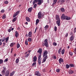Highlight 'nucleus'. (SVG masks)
Masks as SVG:
<instances>
[{"label":"nucleus","instance_id":"052dcab7","mask_svg":"<svg viewBox=\"0 0 76 76\" xmlns=\"http://www.w3.org/2000/svg\"><path fill=\"white\" fill-rule=\"evenodd\" d=\"M76 32V28H74V33H75V32Z\"/></svg>","mask_w":76,"mask_h":76},{"label":"nucleus","instance_id":"f704fd0d","mask_svg":"<svg viewBox=\"0 0 76 76\" xmlns=\"http://www.w3.org/2000/svg\"><path fill=\"white\" fill-rule=\"evenodd\" d=\"M28 41L29 42H31V41H32V39L31 38H29L28 39Z\"/></svg>","mask_w":76,"mask_h":76},{"label":"nucleus","instance_id":"58836bf2","mask_svg":"<svg viewBox=\"0 0 76 76\" xmlns=\"http://www.w3.org/2000/svg\"><path fill=\"white\" fill-rule=\"evenodd\" d=\"M45 61H46V59H45L44 58H43V61L42 62V63H43L45 62Z\"/></svg>","mask_w":76,"mask_h":76},{"label":"nucleus","instance_id":"4c0bfd02","mask_svg":"<svg viewBox=\"0 0 76 76\" xmlns=\"http://www.w3.org/2000/svg\"><path fill=\"white\" fill-rule=\"evenodd\" d=\"M57 0H53V4H55L56 3V2H57Z\"/></svg>","mask_w":76,"mask_h":76},{"label":"nucleus","instance_id":"09e8293b","mask_svg":"<svg viewBox=\"0 0 76 76\" xmlns=\"http://www.w3.org/2000/svg\"><path fill=\"white\" fill-rule=\"evenodd\" d=\"M7 61H8V58H7L4 60V62H7Z\"/></svg>","mask_w":76,"mask_h":76},{"label":"nucleus","instance_id":"a19ab883","mask_svg":"<svg viewBox=\"0 0 76 76\" xmlns=\"http://www.w3.org/2000/svg\"><path fill=\"white\" fill-rule=\"evenodd\" d=\"M41 60H38V63L39 65L41 63Z\"/></svg>","mask_w":76,"mask_h":76},{"label":"nucleus","instance_id":"680f3d73","mask_svg":"<svg viewBox=\"0 0 76 76\" xmlns=\"http://www.w3.org/2000/svg\"><path fill=\"white\" fill-rule=\"evenodd\" d=\"M68 36V33H66V34L65 36V37H67Z\"/></svg>","mask_w":76,"mask_h":76},{"label":"nucleus","instance_id":"423d86ee","mask_svg":"<svg viewBox=\"0 0 76 76\" xmlns=\"http://www.w3.org/2000/svg\"><path fill=\"white\" fill-rule=\"evenodd\" d=\"M59 63L60 64H61V63H63L64 62V60L61 58H60L59 59Z\"/></svg>","mask_w":76,"mask_h":76},{"label":"nucleus","instance_id":"c756f323","mask_svg":"<svg viewBox=\"0 0 76 76\" xmlns=\"http://www.w3.org/2000/svg\"><path fill=\"white\" fill-rule=\"evenodd\" d=\"M41 54H40L39 56V57L38 58V60H41Z\"/></svg>","mask_w":76,"mask_h":76},{"label":"nucleus","instance_id":"2f4dec72","mask_svg":"<svg viewBox=\"0 0 76 76\" xmlns=\"http://www.w3.org/2000/svg\"><path fill=\"white\" fill-rule=\"evenodd\" d=\"M17 48H19L20 47V44L19 43H17Z\"/></svg>","mask_w":76,"mask_h":76},{"label":"nucleus","instance_id":"f257e3e1","mask_svg":"<svg viewBox=\"0 0 76 76\" xmlns=\"http://www.w3.org/2000/svg\"><path fill=\"white\" fill-rule=\"evenodd\" d=\"M37 3V4L38 5H41L42 3H43V0H34L33 4H34L35 3Z\"/></svg>","mask_w":76,"mask_h":76},{"label":"nucleus","instance_id":"e433bc0d","mask_svg":"<svg viewBox=\"0 0 76 76\" xmlns=\"http://www.w3.org/2000/svg\"><path fill=\"white\" fill-rule=\"evenodd\" d=\"M69 54L71 56H73V53H72V51H69Z\"/></svg>","mask_w":76,"mask_h":76},{"label":"nucleus","instance_id":"bb28decb","mask_svg":"<svg viewBox=\"0 0 76 76\" xmlns=\"http://www.w3.org/2000/svg\"><path fill=\"white\" fill-rule=\"evenodd\" d=\"M39 21V20L38 19H37L36 20V25H37V24H38Z\"/></svg>","mask_w":76,"mask_h":76},{"label":"nucleus","instance_id":"f8f14e48","mask_svg":"<svg viewBox=\"0 0 76 76\" xmlns=\"http://www.w3.org/2000/svg\"><path fill=\"white\" fill-rule=\"evenodd\" d=\"M37 53H38L40 54H41L42 53V49L39 48V50L37 51Z\"/></svg>","mask_w":76,"mask_h":76},{"label":"nucleus","instance_id":"4d7b16f0","mask_svg":"<svg viewBox=\"0 0 76 76\" xmlns=\"http://www.w3.org/2000/svg\"><path fill=\"white\" fill-rule=\"evenodd\" d=\"M57 58V57H56V56H54L53 57V58L54 59H56Z\"/></svg>","mask_w":76,"mask_h":76},{"label":"nucleus","instance_id":"1a4fd4ad","mask_svg":"<svg viewBox=\"0 0 76 76\" xmlns=\"http://www.w3.org/2000/svg\"><path fill=\"white\" fill-rule=\"evenodd\" d=\"M47 54H48V51L46 50H45L43 53V57H44L45 56H47Z\"/></svg>","mask_w":76,"mask_h":76},{"label":"nucleus","instance_id":"a211bd4d","mask_svg":"<svg viewBox=\"0 0 76 76\" xmlns=\"http://www.w3.org/2000/svg\"><path fill=\"white\" fill-rule=\"evenodd\" d=\"M16 20H17V17H16L13 19L12 22H13V23H14V22H15Z\"/></svg>","mask_w":76,"mask_h":76},{"label":"nucleus","instance_id":"cd10ccee","mask_svg":"<svg viewBox=\"0 0 76 76\" xmlns=\"http://www.w3.org/2000/svg\"><path fill=\"white\" fill-rule=\"evenodd\" d=\"M1 74L2 75H5V71L3 70L1 72Z\"/></svg>","mask_w":76,"mask_h":76},{"label":"nucleus","instance_id":"bf43d9fd","mask_svg":"<svg viewBox=\"0 0 76 76\" xmlns=\"http://www.w3.org/2000/svg\"><path fill=\"white\" fill-rule=\"evenodd\" d=\"M20 12V11H18V12H16V14H17V15H18V14H19Z\"/></svg>","mask_w":76,"mask_h":76},{"label":"nucleus","instance_id":"c9c22d12","mask_svg":"<svg viewBox=\"0 0 76 76\" xmlns=\"http://www.w3.org/2000/svg\"><path fill=\"white\" fill-rule=\"evenodd\" d=\"M60 71V69H56V72L58 73H59Z\"/></svg>","mask_w":76,"mask_h":76},{"label":"nucleus","instance_id":"72a5a7b5","mask_svg":"<svg viewBox=\"0 0 76 76\" xmlns=\"http://www.w3.org/2000/svg\"><path fill=\"white\" fill-rule=\"evenodd\" d=\"M3 63V60L1 59H0V64H2Z\"/></svg>","mask_w":76,"mask_h":76},{"label":"nucleus","instance_id":"69168bd1","mask_svg":"<svg viewBox=\"0 0 76 76\" xmlns=\"http://www.w3.org/2000/svg\"><path fill=\"white\" fill-rule=\"evenodd\" d=\"M43 72H45V69H43Z\"/></svg>","mask_w":76,"mask_h":76},{"label":"nucleus","instance_id":"9b49d317","mask_svg":"<svg viewBox=\"0 0 76 76\" xmlns=\"http://www.w3.org/2000/svg\"><path fill=\"white\" fill-rule=\"evenodd\" d=\"M69 39L71 41H73V40L74 39V36H73V35H72L69 38Z\"/></svg>","mask_w":76,"mask_h":76},{"label":"nucleus","instance_id":"39448f33","mask_svg":"<svg viewBox=\"0 0 76 76\" xmlns=\"http://www.w3.org/2000/svg\"><path fill=\"white\" fill-rule=\"evenodd\" d=\"M10 74V72L9 70H7L5 72V76H9V74Z\"/></svg>","mask_w":76,"mask_h":76},{"label":"nucleus","instance_id":"0eeeda50","mask_svg":"<svg viewBox=\"0 0 76 76\" xmlns=\"http://www.w3.org/2000/svg\"><path fill=\"white\" fill-rule=\"evenodd\" d=\"M35 75H36V76H41V74L39 73V71H37L35 72Z\"/></svg>","mask_w":76,"mask_h":76},{"label":"nucleus","instance_id":"37998d69","mask_svg":"<svg viewBox=\"0 0 76 76\" xmlns=\"http://www.w3.org/2000/svg\"><path fill=\"white\" fill-rule=\"evenodd\" d=\"M14 72H13L12 73H10V75H11L12 76H13V75H14V74H15Z\"/></svg>","mask_w":76,"mask_h":76},{"label":"nucleus","instance_id":"49530a36","mask_svg":"<svg viewBox=\"0 0 76 76\" xmlns=\"http://www.w3.org/2000/svg\"><path fill=\"white\" fill-rule=\"evenodd\" d=\"M4 4H8L9 3V2L7 1H6L4 2Z\"/></svg>","mask_w":76,"mask_h":76},{"label":"nucleus","instance_id":"dca6fc26","mask_svg":"<svg viewBox=\"0 0 76 76\" xmlns=\"http://www.w3.org/2000/svg\"><path fill=\"white\" fill-rule=\"evenodd\" d=\"M26 21H27V22H29L31 21V20H30V19L28 17H26Z\"/></svg>","mask_w":76,"mask_h":76},{"label":"nucleus","instance_id":"7c9ffc66","mask_svg":"<svg viewBox=\"0 0 76 76\" xmlns=\"http://www.w3.org/2000/svg\"><path fill=\"white\" fill-rule=\"evenodd\" d=\"M71 19V18L70 17H67L66 18V20H70V19Z\"/></svg>","mask_w":76,"mask_h":76},{"label":"nucleus","instance_id":"6e6d98bb","mask_svg":"<svg viewBox=\"0 0 76 76\" xmlns=\"http://www.w3.org/2000/svg\"><path fill=\"white\" fill-rule=\"evenodd\" d=\"M3 69H4L3 70H4V71L6 70V67H4V66Z\"/></svg>","mask_w":76,"mask_h":76},{"label":"nucleus","instance_id":"f3484780","mask_svg":"<svg viewBox=\"0 0 76 76\" xmlns=\"http://www.w3.org/2000/svg\"><path fill=\"white\" fill-rule=\"evenodd\" d=\"M6 40V37H4L3 38H1V41L2 42H4Z\"/></svg>","mask_w":76,"mask_h":76},{"label":"nucleus","instance_id":"6ab92c4d","mask_svg":"<svg viewBox=\"0 0 76 76\" xmlns=\"http://www.w3.org/2000/svg\"><path fill=\"white\" fill-rule=\"evenodd\" d=\"M69 66L71 67H75V65L72 64H69Z\"/></svg>","mask_w":76,"mask_h":76},{"label":"nucleus","instance_id":"ea45409f","mask_svg":"<svg viewBox=\"0 0 76 76\" xmlns=\"http://www.w3.org/2000/svg\"><path fill=\"white\" fill-rule=\"evenodd\" d=\"M6 15H4L2 17V18L3 19H4L6 18Z\"/></svg>","mask_w":76,"mask_h":76},{"label":"nucleus","instance_id":"13d9d810","mask_svg":"<svg viewBox=\"0 0 76 76\" xmlns=\"http://www.w3.org/2000/svg\"><path fill=\"white\" fill-rule=\"evenodd\" d=\"M8 32H10L11 31V29H9L8 30Z\"/></svg>","mask_w":76,"mask_h":76},{"label":"nucleus","instance_id":"393cba45","mask_svg":"<svg viewBox=\"0 0 76 76\" xmlns=\"http://www.w3.org/2000/svg\"><path fill=\"white\" fill-rule=\"evenodd\" d=\"M48 28H49V26L48 25H46L44 27L45 29V30H47V29H48Z\"/></svg>","mask_w":76,"mask_h":76},{"label":"nucleus","instance_id":"2eb2a0df","mask_svg":"<svg viewBox=\"0 0 76 76\" xmlns=\"http://www.w3.org/2000/svg\"><path fill=\"white\" fill-rule=\"evenodd\" d=\"M33 9V8L32 7L29 8L28 10V12H30V13H31V12H32V10Z\"/></svg>","mask_w":76,"mask_h":76},{"label":"nucleus","instance_id":"c85d7f7f","mask_svg":"<svg viewBox=\"0 0 76 76\" xmlns=\"http://www.w3.org/2000/svg\"><path fill=\"white\" fill-rule=\"evenodd\" d=\"M60 10L62 12H64V9L63 8H61Z\"/></svg>","mask_w":76,"mask_h":76},{"label":"nucleus","instance_id":"79ce46f5","mask_svg":"<svg viewBox=\"0 0 76 76\" xmlns=\"http://www.w3.org/2000/svg\"><path fill=\"white\" fill-rule=\"evenodd\" d=\"M44 58L46 60H47V59L48 58V56L46 55V56H45L44 57Z\"/></svg>","mask_w":76,"mask_h":76},{"label":"nucleus","instance_id":"f03ea898","mask_svg":"<svg viewBox=\"0 0 76 76\" xmlns=\"http://www.w3.org/2000/svg\"><path fill=\"white\" fill-rule=\"evenodd\" d=\"M45 45V46L46 47H48V39H45L44 40V42L43 44V45Z\"/></svg>","mask_w":76,"mask_h":76},{"label":"nucleus","instance_id":"473e14b6","mask_svg":"<svg viewBox=\"0 0 76 76\" xmlns=\"http://www.w3.org/2000/svg\"><path fill=\"white\" fill-rule=\"evenodd\" d=\"M64 51H65L64 49H63L61 51L62 54H64Z\"/></svg>","mask_w":76,"mask_h":76},{"label":"nucleus","instance_id":"e2e57ef3","mask_svg":"<svg viewBox=\"0 0 76 76\" xmlns=\"http://www.w3.org/2000/svg\"><path fill=\"white\" fill-rule=\"evenodd\" d=\"M17 29L18 30H19V31H20V27H18L17 28Z\"/></svg>","mask_w":76,"mask_h":76},{"label":"nucleus","instance_id":"20e7f679","mask_svg":"<svg viewBox=\"0 0 76 76\" xmlns=\"http://www.w3.org/2000/svg\"><path fill=\"white\" fill-rule=\"evenodd\" d=\"M64 14H63L62 15V16L61 17V19H66V18H67V16H64Z\"/></svg>","mask_w":76,"mask_h":76},{"label":"nucleus","instance_id":"774afa93","mask_svg":"<svg viewBox=\"0 0 76 76\" xmlns=\"http://www.w3.org/2000/svg\"><path fill=\"white\" fill-rule=\"evenodd\" d=\"M3 44L4 45H3V47H4V46H5V43H3Z\"/></svg>","mask_w":76,"mask_h":76},{"label":"nucleus","instance_id":"603ef678","mask_svg":"<svg viewBox=\"0 0 76 76\" xmlns=\"http://www.w3.org/2000/svg\"><path fill=\"white\" fill-rule=\"evenodd\" d=\"M17 15H17V14L15 13L14 15H13V18H15V17H16V16Z\"/></svg>","mask_w":76,"mask_h":76},{"label":"nucleus","instance_id":"3c124183","mask_svg":"<svg viewBox=\"0 0 76 76\" xmlns=\"http://www.w3.org/2000/svg\"><path fill=\"white\" fill-rule=\"evenodd\" d=\"M29 56V53H28L26 55V57H28Z\"/></svg>","mask_w":76,"mask_h":76},{"label":"nucleus","instance_id":"4468645a","mask_svg":"<svg viewBox=\"0 0 76 76\" xmlns=\"http://www.w3.org/2000/svg\"><path fill=\"white\" fill-rule=\"evenodd\" d=\"M56 20H60V18H59V16L58 15H56V18H55Z\"/></svg>","mask_w":76,"mask_h":76},{"label":"nucleus","instance_id":"ddd939ff","mask_svg":"<svg viewBox=\"0 0 76 76\" xmlns=\"http://www.w3.org/2000/svg\"><path fill=\"white\" fill-rule=\"evenodd\" d=\"M19 36V33H18V31H16L15 33V37L16 38H18V36Z\"/></svg>","mask_w":76,"mask_h":76},{"label":"nucleus","instance_id":"a878e982","mask_svg":"<svg viewBox=\"0 0 76 76\" xmlns=\"http://www.w3.org/2000/svg\"><path fill=\"white\" fill-rule=\"evenodd\" d=\"M66 67V69H69L70 67V65L68 64H66L65 65Z\"/></svg>","mask_w":76,"mask_h":76},{"label":"nucleus","instance_id":"338daca9","mask_svg":"<svg viewBox=\"0 0 76 76\" xmlns=\"http://www.w3.org/2000/svg\"><path fill=\"white\" fill-rule=\"evenodd\" d=\"M31 50H28V53L29 54V53H30L31 52Z\"/></svg>","mask_w":76,"mask_h":76},{"label":"nucleus","instance_id":"a18cd8bd","mask_svg":"<svg viewBox=\"0 0 76 76\" xmlns=\"http://www.w3.org/2000/svg\"><path fill=\"white\" fill-rule=\"evenodd\" d=\"M53 45H54L55 46H56L57 45V43H56L55 42H54L53 43Z\"/></svg>","mask_w":76,"mask_h":76},{"label":"nucleus","instance_id":"412c9836","mask_svg":"<svg viewBox=\"0 0 76 76\" xmlns=\"http://www.w3.org/2000/svg\"><path fill=\"white\" fill-rule=\"evenodd\" d=\"M19 59H20V57H18V58H17L16 60V63H19Z\"/></svg>","mask_w":76,"mask_h":76},{"label":"nucleus","instance_id":"5701e85b","mask_svg":"<svg viewBox=\"0 0 76 76\" xmlns=\"http://www.w3.org/2000/svg\"><path fill=\"white\" fill-rule=\"evenodd\" d=\"M61 49H62L61 48H60L59 50H58V53L59 54H60V53L61 52Z\"/></svg>","mask_w":76,"mask_h":76},{"label":"nucleus","instance_id":"b1692460","mask_svg":"<svg viewBox=\"0 0 76 76\" xmlns=\"http://www.w3.org/2000/svg\"><path fill=\"white\" fill-rule=\"evenodd\" d=\"M8 40L9 37H7L6 38H5V42H6V43H7V42H8Z\"/></svg>","mask_w":76,"mask_h":76},{"label":"nucleus","instance_id":"c03bdc74","mask_svg":"<svg viewBox=\"0 0 76 76\" xmlns=\"http://www.w3.org/2000/svg\"><path fill=\"white\" fill-rule=\"evenodd\" d=\"M57 27H56V26H55L54 27V31L55 32L57 31Z\"/></svg>","mask_w":76,"mask_h":76},{"label":"nucleus","instance_id":"864d4df0","mask_svg":"<svg viewBox=\"0 0 76 76\" xmlns=\"http://www.w3.org/2000/svg\"><path fill=\"white\" fill-rule=\"evenodd\" d=\"M13 45V43H12L10 44V47H12Z\"/></svg>","mask_w":76,"mask_h":76},{"label":"nucleus","instance_id":"6e6552de","mask_svg":"<svg viewBox=\"0 0 76 76\" xmlns=\"http://www.w3.org/2000/svg\"><path fill=\"white\" fill-rule=\"evenodd\" d=\"M56 23L57 24L58 26H60V19L56 21Z\"/></svg>","mask_w":76,"mask_h":76},{"label":"nucleus","instance_id":"de8ad7c7","mask_svg":"<svg viewBox=\"0 0 76 76\" xmlns=\"http://www.w3.org/2000/svg\"><path fill=\"white\" fill-rule=\"evenodd\" d=\"M25 44L26 45H28V41L27 40H26L25 42Z\"/></svg>","mask_w":76,"mask_h":76},{"label":"nucleus","instance_id":"aec40b11","mask_svg":"<svg viewBox=\"0 0 76 76\" xmlns=\"http://www.w3.org/2000/svg\"><path fill=\"white\" fill-rule=\"evenodd\" d=\"M28 35L29 37H31V36L32 35V32L31 31H30L28 33Z\"/></svg>","mask_w":76,"mask_h":76},{"label":"nucleus","instance_id":"9d476101","mask_svg":"<svg viewBox=\"0 0 76 76\" xmlns=\"http://www.w3.org/2000/svg\"><path fill=\"white\" fill-rule=\"evenodd\" d=\"M37 57L36 56H34L33 57V62H36V61H37Z\"/></svg>","mask_w":76,"mask_h":76},{"label":"nucleus","instance_id":"7ed1b4c3","mask_svg":"<svg viewBox=\"0 0 76 76\" xmlns=\"http://www.w3.org/2000/svg\"><path fill=\"white\" fill-rule=\"evenodd\" d=\"M38 17L39 19H41L42 17V15L41 14V13L39 12L38 14Z\"/></svg>","mask_w":76,"mask_h":76},{"label":"nucleus","instance_id":"8fccbe9b","mask_svg":"<svg viewBox=\"0 0 76 76\" xmlns=\"http://www.w3.org/2000/svg\"><path fill=\"white\" fill-rule=\"evenodd\" d=\"M37 4H34L33 6L34 8H35V7H37Z\"/></svg>","mask_w":76,"mask_h":76},{"label":"nucleus","instance_id":"4be33fe9","mask_svg":"<svg viewBox=\"0 0 76 76\" xmlns=\"http://www.w3.org/2000/svg\"><path fill=\"white\" fill-rule=\"evenodd\" d=\"M69 74H72V73H74V72L72 70H70L69 71Z\"/></svg>","mask_w":76,"mask_h":76},{"label":"nucleus","instance_id":"5fc2aeb1","mask_svg":"<svg viewBox=\"0 0 76 76\" xmlns=\"http://www.w3.org/2000/svg\"><path fill=\"white\" fill-rule=\"evenodd\" d=\"M35 64H36V62H34L32 64V66H34L35 65Z\"/></svg>","mask_w":76,"mask_h":76},{"label":"nucleus","instance_id":"0e129e2a","mask_svg":"<svg viewBox=\"0 0 76 76\" xmlns=\"http://www.w3.org/2000/svg\"><path fill=\"white\" fill-rule=\"evenodd\" d=\"M1 13H3L4 12V10H1Z\"/></svg>","mask_w":76,"mask_h":76}]
</instances>
